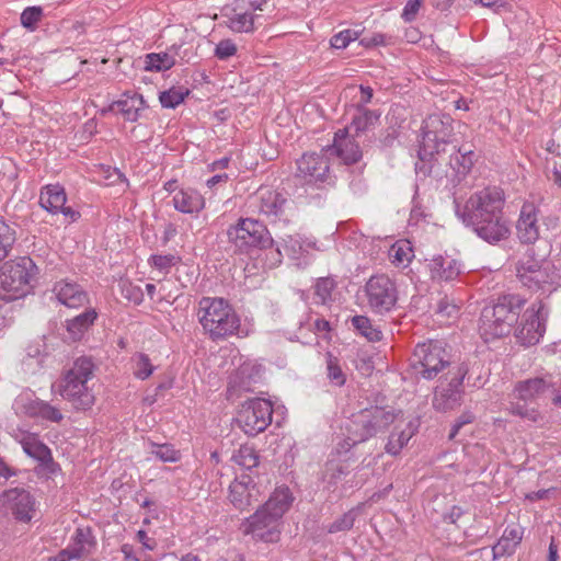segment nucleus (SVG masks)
<instances>
[{"label":"nucleus","mask_w":561,"mask_h":561,"mask_svg":"<svg viewBox=\"0 0 561 561\" xmlns=\"http://www.w3.org/2000/svg\"><path fill=\"white\" fill-rule=\"evenodd\" d=\"M504 204V191L497 186H486L471 194L463 206L456 204V215L479 238L495 244L507 239L511 232L503 218Z\"/></svg>","instance_id":"1"},{"label":"nucleus","mask_w":561,"mask_h":561,"mask_svg":"<svg viewBox=\"0 0 561 561\" xmlns=\"http://www.w3.org/2000/svg\"><path fill=\"white\" fill-rule=\"evenodd\" d=\"M293 502L288 486L276 488L267 501L241 523L240 529L255 540L277 542L282 534V518Z\"/></svg>","instance_id":"2"},{"label":"nucleus","mask_w":561,"mask_h":561,"mask_svg":"<svg viewBox=\"0 0 561 561\" xmlns=\"http://www.w3.org/2000/svg\"><path fill=\"white\" fill-rule=\"evenodd\" d=\"M196 316L203 333L213 342H221L241 333L240 316L222 297H202Z\"/></svg>","instance_id":"3"},{"label":"nucleus","mask_w":561,"mask_h":561,"mask_svg":"<svg viewBox=\"0 0 561 561\" xmlns=\"http://www.w3.org/2000/svg\"><path fill=\"white\" fill-rule=\"evenodd\" d=\"M95 365L91 357L82 356L75 360L72 367L65 374L54 392L69 401L76 410H88L94 404V394L88 387L93 377Z\"/></svg>","instance_id":"4"},{"label":"nucleus","mask_w":561,"mask_h":561,"mask_svg":"<svg viewBox=\"0 0 561 561\" xmlns=\"http://www.w3.org/2000/svg\"><path fill=\"white\" fill-rule=\"evenodd\" d=\"M525 300L518 296H503L499 301L483 308L480 317L479 331L485 342L507 335L518 316Z\"/></svg>","instance_id":"5"},{"label":"nucleus","mask_w":561,"mask_h":561,"mask_svg":"<svg viewBox=\"0 0 561 561\" xmlns=\"http://www.w3.org/2000/svg\"><path fill=\"white\" fill-rule=\"evenodd\" d=\"M37 266L28 256L4 262L0 267V299L12 301L28 294Z\"/></svg>","instance_id":"6"},{"label":"nucleus","mask_w":561,"mask_h":561,"mask_svg":"<svg viewBox=\"0 0 561 561\" xmlns=\"http://www.w3.org/2000/svg\"><path fill=\"white\" fill-rule=\"evenodd\" d=\"M517 278L523 286L533 291H553L559 285L560 276L554 265L545 259L535 256L529 249L516 265Z\"/></svg>","instance_id":"7"},{"label":"nucleus","mask_w":561,"mask_h":561,"mask_svg":"<svg viewBox=\"0 0 561 561\" xmlns=\"http://www.w3.org/2000/svg\"><path fill=\"white\" fill-rule=\"evenodd\" d=\"M453 123V117L443 113L431 114L424 119L419 149L422 161H431L435 154L445 151V146L451 142L454 135Z\"/></svg>","instance_id":"8"},{"label":"nucleus","mask_w":561,"mask_h":561,"mask_svg":"<svg viewBox=\"0 0 561 561\" xmlns=\"http://www.w3.org/2000/svg\"><path fill=\"white\" fill-rule=\"evenodd\" d=\"M396 415L380 407H370L354 413L346 425L350 439L366 442L388 428L394 422Z\"/></svg>","instance_id":"9"},{"label":"nucleus","mask_w":561,"mask_h":561,"mask_svg":"<svg viewBox=\"0 0 561 561\" xmlns=\"http://www.w3.org/2000/svg\"><path fill=\"white\" fill-rule=\"evenodd\" d=\"M450 364V355L440 341L417 344L414 350L413 367L424 379H434Z\"/></svg>","instance_id":"10"},{"label":"nucleus","mask_w":561,"mask_h":561,"mask_svg":"<svg viewBox=\"0 0 561 561\" xmlns=\"http://www.w3.org/2000/svg\"><path fill=\"white\" fill-rule=\"evenodd\" d=\"M252 205L257 211L273 222H291L296 215L293 202L282 193L270 187H260L252 198Z\"/></svg>","instance_id":"11"},{"label":"nucleus","mask_w":561,"mask_h":561,"mask_svg":"<svg viewBox=\"0 0 561 561\" xmlns=\"http://www.w3.org/2000/svg\"><path fill=\"white\" fill-rule=\"evenodd\" d=\"M365 296L373 312L385 314L397 306L399 293L393 279L388 275L378 274L367 280Z\"/></svg>","instance_id":"12"},{"label":"nucleus","mask_w":561,"mask_h":561,"mask_svg":"<svg viewBox=\"0 0 561 561\" xmlns=\"http://www.w3.org/2000/svg\"><path fill=\"white\" fill-rule=\"evenodd\" d=\"M228 240L241 252L250 248H266L273 242L264 225L250 218H241L227 230Z\"/></svg>","instance_id":"13"},{"label":"nucleus","mask_w":561,"mask_h":561,"mask_svg":"<svg viewBox=\"0 0 561 561\" xmlns=\"http://www.w3.org/2000/svg\"><path fill=\"white\" fill-rule=\"evenodd\" d=\"M272 416L273 407L271 401L253 398L242 404L237 421L247 435L255 436L267 428L272 423Z\"/></svg>","instance_id":"14"},{"label":"nucleus","mask_w":561,"mask_h":561,"mask_svg":"<svg viewBox=\"0 0 561 561\" xmlns=\"http://www.w3.org/2000/svg\"><path fill=\"white\" fill-rule=\"evenodd\" d=\"M547 312L541 302L533 304L523 313L515 329L517 342L524 346L537 344L546 332Z\"/></svg>","instance_id":"15"},{"label":"nucleus","mask_w":561,"mask_h":561,"mask_svg":"<svg viewBox=\"0 0 561 561\" xmlns=\"http://www.w3.org/2000/svg\"><path fill=\"white\" fill-rule=\"evenodd\" d=\"M468 371L469 369L465 364L460 365L457 374L447 386L436 388L432 400V405L436 411H451L461 404V386Z\"/></svg>","instance_id":"16"},{"label":"nucleus","mask_w":561,"mask_h":561,"mask_svg":"<svg viewBox=\"0 0 561 561\" xmlns=\"http://www.w3.org/2000/svg\"><path fill=\"white\" fill-rule=\"evenodd\" d=\"M229 500L237 510L244 511L263 500V491L251 476L241 474L229 486Z\"/></svg>","instance_id":"17"},{"label":"nucleus","mask_w":561,"mask_h":561,"mask_svg":"<svg viewBox=\"0 0 561 561\" xmlns=\"http://www.w3.org/2000/svg\"><path fill=\"white\" fill-rule=\"evenodd\" d=\"M330 165L328 158L322 153H304L297 160L296 178L304 184L324 182L329 176Z\"/></svg>","instance_id":"18"},{"label":"nucleus","mask_w":561,"mask_h":561,"mask_svg":"<svg viewBox=\"0 0 561 561\" xmlns=\"http://www.w3.org/2000/svg\"><path fill=\"white\" fill-rule=\"evenodd\" d=\"M0 505L10 511L16 519L28 522L34 511V499L28 491L14 488L0 495Z\"/></svg>","instance_id":"19"},{"label":"nucleus","mask_w":561,"mask_h":561,"mask_svg":"<svg viewBox=\"0 0 561 561\" xmlns=\"http://www.w3.org/2000/svg\"><path fill=\"white\" fill-rule=\"evenodd\" d=\"M225 25L234 33H252L262 24L260 16H254L242 2L236 0L222 11Z\"/></svg>","instance_id":"20"},{"label":"nucleus","mask_w":561,"mask_h":561,"mask_svg":"<svg viewBox=\"0 0 561 561\" xmlns=\"http://www.w3.org/2000/svg\"><path fill=\"white\" fill-rule=\"evenodd\" d=\"M50 291L53 298L67 308H80L89 302V295L83 287L69 278L55 282Z\"/></svg>","instance_id":"21"},{"label":"nucleus","mask_w":561,"mask_h":561,"mask_svg":"<svg viewBox=\"0 0 561 561\" xmlns=\"http://www.w3.org/2000/svg\"><path fill=\"white\" fill-rule=\"evenodd\" d=\"M364 144L365 139L357 138L345 129H339L334 135L332 151L345 164H354L362 159L360 146Z\"/></svg>","instance_id":"22"},{"label":"nucleus","mask_w":561,"mask_h":561,"mask_svg":"<svg viewBox=\"0 0 561 561\" xmlns=\"http://www.w3.org/2000/svg\"><path fill=\"white\" fill-rule=\"evenodd\" d=\"M552 390V376L534 377L516 382L513 389V397L524 402H533L548 397V392Z\"/></svg>","instance_id":"23"},{"label":"nucleus","mask_w":561,"mask_h":561,"mask_svg":"<svg viewBox=\"0 0 561 561\" xmlns=\"http://www.w3.org/2000/svg\"><path fill=\"white\" fill-rule=\"evenodd\" d=\"M517 237L523 243H534L539 238L537 210L533 204H524L516 224Z\"/></svg>","instance_id":"24"},{"label":"nucleus","mask_w":561,"mask_h":561,"mask_svg":"<svg viewBox=\"0 0 561 561\" xmlns=\"http://www.w3.org/2000/svg\"><path fill=\"white\" fill-rule=\"evenodd\" d=\"M379 117L380 115L376 111L358 107L357 113L353 116L350 125L343 129L357 138L366 140L368 138V133L371 131L379 122Z\"/></svg>","instance_id":"25"},{"label":"nucleus","mask_w":561,"mask_h":561,"mask_svg":"<svg viewBox=\"0 0 561 561\" xmlns=\"http://www.w3.org/2000/svg\"><path fill=\"white\" fill-rule=\"evenodd\" d=\"M24 453L37 460L45 469L54 473L56 463L54 462L50 449L41 442L35 435H28L21 440Z\"/></svg>","instance_id":"26"},{"label":"nucleus","mask_w":561,"mask_h":561,"mask_svg":"<svg viewBox=\"0 0 561 561\" xmlns=\"http://www.w3.org/2000/svg\"><path fill=\"white\" fill-rule=\"evenodd\" d=\"M427 267L432 279L435 280H453L460 274L459 263L451 257L437 255L428 261Z\"/></svg>","instance_id":"27"},{"label":"nucleus","mask_w":561,"mask_h":561,"mask_svg":"<svg viewBox=\"0 0 561 561\" xmlns=\"http://www.w3.org/2000/svg\"><path fill=\"white\" fill-rule=\"evenodd\" d=\"M66 202L67 195L64 186L60 184H48L42 188L39 204L50 214H59Z\"/></svg>","instance_id":"28"},{"label":"nucleus","mask_w":561,"mask_h":561,"mask_svg":"<svg viewBox=\"0 0 561 561\" xmlns=\"http://www.w3.org/2000/svg\"><path fill=\"white\" fill-rule=\"evenodd\" d=\"M173 206L183 214H197L205 207V199L194 190H181L173 196Z\"/></svg>","instance_id":"29"},{"label":"nucleus","mask_w":561,"mask_h":561,"mask_svg":"<svg viewBox=\"0 0 561 561\" xmlns=\"http://www.w3.org/2000/svg\"><path fill=\"white\" fill-rule=\"evenodd\" d=\"M145 107V101L140 94H123L122 99L114 102L110 110H117L125 119L129 122H136L139 117V113Z\"/></svg>","instance_id":"30"},{"label":"nucleus","mask_w":561,"mask_h":561,"mask_svg":"<svg viewBox=\"0 0 561 561\" xmlns=\"http://www.w3.org/2000/svg\"><path fill=\"white\" fill-rule=\"evenodd\" d=\"M96 317V311L90 308L75 318L67 320L66 329L68 337L73 342L81 340L88 329L94 323Z\"/></svg>","instance_id":"31"},{"label":"nucleus","mask_w":561,"mask_h":561,"mask_svg":"<svg viewBox=\"0 0 561 561\" xmlns=\"http://www.w3.org/2000/svg\"><path fill=\"white\" fill-rule=\"evenodd\" d=\"M70 548L78 554L79 559L89 556L95 547V539L89 527H78L71 537Z\"/></svg>","instance_id":"32"},{"label":"nucleus","mask_w":561,"mask_h":561,"mask_svg":"<svg viewBox=\"0 0 561 561\" xmlns=\"http://www.w3.org/2000/svg\"><path fill=\"white\" fill-rule=\"evenodd\" d=\"M231 460L236 465L250 470L257 467L260 457L252 445L244 444L233 451Z\"/></svg>","instance_id":"33"},{"label":"nucleus","mask_w":561,"mask_h":561,"mask_svg":"<svg viewBox=\"0 0 561 561\" xmlns=\"http://www.w3.org/2000/svg\"><path fill=\"white\" fill-rule=\"evenodd\" d=\"M174 65V55L170 50L165 53H151L146 55L145 58V70L147 71H164Z\"/></svg>","instance_id":"34"},{"label":"nucleus","mask_w":561,"mask_h":561,"mask_svg":"<svg viewBox=\"0 0 561 561\" xmlns=\"http://www.w3.org/2000/svg\"><path fill=\"white\" fill-rule=\"evenodd\" d=\"M283 253L290 259H298L302 253L301 239L298 236H287L283 239L280 247L275 250L271 249V254H275L277 262H280Z\"/></svg>","instance_id":"35"},{"label":"nucleus","mask_w":561,"mask_h":561,"mask_svg":"<svg viewBox=\"0 0 561 561\" xmlns=\"http://www.w3.org/2000/svg\"><path fill=\"white\" fill-rule=\"evenodd\" d=\"M414 256L408 241H398L389 249V259L397 267H405Z\"/></svg>","instance_id":"36"},{"label":"nucleus","mask_w":561,"mask_h":561,"mask_svg":"<svg viewBox=\"0 0 561 561\" xmlns=\"http://www.w3.org/2000/svg\"><path fill=\"white\" fill-rule=\"evenodd\" d=\"M15 241V226L10 225L0 217V261L4 260L9 255Z\"/></svg>","instance_id":"37"},{"label":"nucleus","mask_w":561,"mask_h":561,"mask_svg":"<svg viewBox=\"0 0 561 561\" xmlns=\"http://www.w3.org/2000/svg\"><path fill=\"white\" fill-rule=\"evenodd\" d=\"M354 328L368 341L377 342L382 339V332L373 325L369 318L365 316H355L352 318Z\"/></svg>","instance_id":"38"},{"label":"nucleus","mask_w":561,"mask_h":561,"mask_svg":"<svg viewBox=\"0 0 561 561\" xmlns=\"http://www.w3.org/2000/svg\"><path fill=\"white\" fill-rule=\"evenodd\" d=\"M133 363V374L137 379L146 380L148 379L156 367L152 365L149 356L145 353H136L131 357Z\"/></svg>","instance_id":"39"},{"label":"nucleus","mask_w":561,"mask_h":561,"mask_svg":"<svg viewBox=\"0 0 561 561\" xmlns=\"http://www.w3.org/2000/svg\"><path fill=\"white\" fill-rule=\"evenodd\" d=\"M150 453L163 462H176L181 459L180 450L175 449L171 444L149 443Z\"/></svg>","instance_id":"40"},{"label":"nucleus","mask_w":561,"mask_h":561,"mask_svg":"<svg viewBox=\"0 0 561 561\" xmlns=\"http://www.w3.org/2000/svg\"><path fill=\"white\" fill-rule=\"evenodd\" d=\"M327 376L333 386L342 387L346 381V375L342 370L340 362L331 353H327Z\"/></svg>","instance_id":"41"},{"label":"nucleus","mask_w":561,"mask_h":561,"mask_svg":"<svg viewBox=\"0 0 561 561\" xmlns=\"http://www.w3.org/2000/svg\"><path fill=\"white\" fill-rule=\"evenodd\" d=\"M188 93L190 91L187 89L171 88L167 91L161 92L159 100L163 107L175 108L185 100Z\"/></svg>","instance_id":"42"},{"label":"nucleus","mask_w":561,"mask_h":561,"mask_svg":"<svg viewBox=\"0 0 561 561\" xmlns=\"http://www.w3.org/2000/svg\"><path fill=\"white\" fill-rule=\"evenodd\" d=\"M348 473V467L345 463L329 460L325 466V472L323 473L324 481L329 485H335L342 477Z\"/></svg>","instance_id":"43"},{"label":"nucleus","mask_w":561,"mask_h":561,"mask_svg":"<svg viewBox=\"0 0 561 561\" xmlns=\"http://www.w3.org/2000/svg\"><path fill=\"white\" fill-rule=\"evenodd\" d=\"M360 34L362 30H343L331 37L330 46L334 49H344L350 45V43L358 39Z\"/></svg>","instance_id":"44"},{"label":"nucleus","mask_w":561,"mask_h":561,"mask_svg":"<svg viewBox=\"0 0 561 561\" xmlns=\"http://www.w3.org/2000/svg\"><path fill=\"white\" fill-rule=\"evenodd\" d=\"M412 434L401 431L399 433L392 432L386 444V451L392 456L398 455L401 449L408 444Z\"/></svg>","instance_id":"45"},{"label":"nucleus","mask_w":561,"mask_h":561,"mask_svg":"<svg viewBox=\"0 0 561 561\" xmlns=\"http://www.w3.org/2000/svg\"><path fill=\"white\" fill-rule=\"evenodd\" d=\"M119 288L122 296L129 302L140 305L144 300L142 289L129 282L128 279H122L119 282Z\"/></svg>","instance_id":"46"},{"label":"nucleus","mask_w":561,"mask_h":561,"mask_svg":"<svg viewBox=\"0 0 561 561\" xmlns=\"http://www.w3.org/2000/svg\"><path fill=\"white\" fill-rule=\"evenodd\" d=\"M335 287V283L330 277L319 278L314 285V295L319 299V302L325 305L331 300L332 291Z\"/></svg>","instance_id":"47"},{"label":"nucleus","mask_w":561,"mask_h":561,"mask_svg":"<svg viewBox=\"0 0 561 561\" xmlns=\"http://www.w3.org/2000/svg\"><path fill=\"white\" fill-rule=\"evenodd\" d=\"M473 156L472 150L462 151L461 149H458L457 154L454 158L455 164H451L453 168L459 174L468 173L473 165ZM450 163H453V160H450Z\"/></svg>","instance_id":"48"},{"label":"nucleus","mask_w":561,"mask_h":561,"mask_svg":"<svg viewBox=\"0 0 561 561\" xmlns=\"http://www.w3.org/2000/svg\"><path fill=\"white\" fill-rule=\"evenodd\" d=\"M355 519H356V513L354 512V510H351V511L344 513L336 520H334L328 527V533L335 534V533H340V531L350 530L354 526Z\"/></svg>","instance_id":"49"},{"label":"nucleus","mask_w":561,"mask_h":561,"mask_svg":"<svg viewBox=\"0 0 561 561\" xmlns=\"http://www.w3.org/2000/svg\"><path fill=\"white\" fill-rule=\"evenodd\" d=\"M43 16L41 7H28L21 13V24L27 30H35Z\"/></svg>","instance_id":"50"},{"label":"nucleus","mask_w":561,"mask_h":561,"mask_svg":"<svg viewBox=\"0 0 561 561\" xmlns=\"http://www.w3.org/2000/svg\"><path fill=\"white\" fill-rule=\"evenodd\" d=\"M508 412L512 415L519 416L530 422H537L540 419V414L536 409L528 408L519 402H512L508 407Z\"/></svg>","instance_id":"51"},{"label":"nucleus","mask_w":561,"mask_h":561,"mask_svg":"<svg viewBox=\"0 0 561 561\" xmlns=\"http://www.w3.org/2000/svg\"><path fill=\"white\" fill-rule=\"evenodd\" d=\"M238 48L236 43L230 38L221 39L215 47L214 55L219 60H227L234 56Z\"/></svg>","instance_id":"52"},{"label":"nucleus","mask_w":561,"mask_h":561,"mask_svg":"<svg viewBox=\"0 0 561 561\" xmlns=\"http://www.w3.org/2000/svg\"><path fill=\"white\" fill-rule=\"evenodd\" d=\"M517 546L515 543L502 536L492 548L493 560L513 554Z\"/></svg>","instance_id":"53"},{"label":"nucleus","mask_w":561,"mask_h":561,"mask_svg":"<svg viewBox=\"0 0 561 561\" xmlns=\"http://www.w3.org/2000/svg\"><path fill=\"white\" fill-rule=\"evenodd\" d=\"M38 414L41 417L50 421V422H60L64 416L62 413L56 407L50 405L47 402L38 403Z\"/></svg>","instance_id":"54"},{"label":"nucleus","mask_w":561,"mask_h":561,"mask_svg":"<svg viewBox=\"0 0 561 561\" xmlns=\"http://www.w3.org/2000/svg\"><path fill=\"white\" fill-rule=\"evenodd\" d=\"M176 260H178V257L173 254H167V255L156 254V255H151L149 261L154 267H157L159 270H168L175 264Z\"/></svg>","instance_id":"55"},{"label":"nucleus","mask_w":561,"mask_h":561,"mask_svg":"<svg viewBox=\"0 0 561 561\" xmlns=\"http://www.w3.org/2000/svg\"><path fill=\"white\" fill-rule=\"evenodd\" d=\"M422 4V0H409L403 8L402 18L405 22H412L415 19Z\"/></svg>","instance_id":"56"},{"label":"nucleus","mask_w":561,"mask_h":561,"mask_svg":"<svg viewBox=\"0 0 561 561\" xmlns=\"http://www.w3.org/2000/svg\"><path fill=\"white\" fill-rule=\"evenodd\" d=\"M502 536L518 546L523 539V528L518 525H508Z\"/></svg>","instance_id":"57"},{"label":"nucleus","mask_w":561,"mask_h":561,"mask_svg":"<svg viewBox=\"0 0 561 561\" xmlns=\"http://www.w3.org/2000/svg\"><path fill=\"white\" fill-rule=\"evenodd\" d=\"M474 416L470 412L462 413L455 422V424L451 427V431L449 433V439H454L456 435L458 434L459 430L473 421Z\"/></svg>","instance_id":"58"},{"label":"nucleus","mask_w":561,"mask_h":561,"mask_svg":"<svg viewBox=\"0 0 561 561\" xmlns=\"http://www.w3.org/2000/svg\"><path fill=\"white\" fill-rule=\"evenodd\" d=\"M242 2V5L252 13L254 16L262 18L261 14L257 13V11H263L264 7L267 4V0H239Z\"/></svg>","instance_id":"59"},{"label":"nucleus","mask_w":561,"mask_h":561,"mask_svg":"<svg viewBox=\"0 0 561 561\" xmlns=\"http://www.w3.org/2000/svg\"><path fill=\"white\" fill-rule=\"evenodd\" d=\"M170 51L174 55V60L176 61V57H179L182 61L190 62L193 54L188 51V48L184 47V44L172 45L170 47Z\"/></svg>","instance_id":"60"},{"label":"nucleus","mask_w":561,"mask_h":561,"mask_svg":"<svg viewBox=\"0 0 561 561\" xmlns=\"http://www.w3.org/2000/svg\"><path fill=\"white\" fill-rule=\"evenodd\" d=\"M78 554L73 551L72 548L68 545L67 548L59 551L58 554L49 558V561H71V560H78Z\"/></svg>","instance_id":"61"},{"label":"nucleus","mask_w":561,"mask_h":561,"mask_svg":"<svg viewBox=\"0 0 561 561\" xmlns=\"http://www.w3.org/2000/svg\"><path fill=\"white\" fill-rule=\"evenodd\" d=\"M310 327L314 331L316 334L318 333H328L331 330L330 322L327 321L323 318H317L311 323Z\"/></svg>","instance_id":"62"},{"label":"nucleus","mask_w":561,"mask_h":561,"mask_svg":"<svg viewBox=\"0 0 561 561\" xmlns=\"http://www.w3.org/2000/svg\"><path fill=\"white\" fill-rule=\"evenodd\" d=\"M137 539L142 545L145 549L153 550L156 547V541L148 537L147 533L142 529L137 531Z\"/></svg>","instance_id":"63"},{"label":"nucleus","mask_w":561,"mask_h":561,"mask_svg":"<svg viewBox=\"0 0 561 561\" xmlns=\"http://www.w3.org/2000/svg\"><path fill=\"white\" fill-rule=\"evenodd\" d=\"M548 397L554 405L561 408V381L558 383L553 380V390L548 392Z\"/></svg>","instance_id":"64"}]
</instances>
